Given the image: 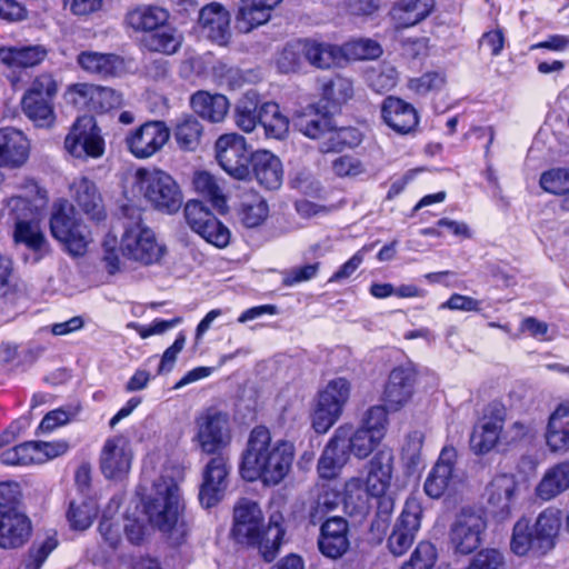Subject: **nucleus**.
<instances>
[{
  "mask_svg": "<svg viewBox=\"0 0 569 569\" xmlns=\"http://www.w3.org/2000/svg\"><path fill=\"white\" fill-rule=\"evenodd\" d=\"M295 456L293 442L273 440L268 428L254 427L242 453L240 475L247 481L260 480L266 486H277L290 473Z\"/></svg>",
  "mask_w": 569,
  "mask_h": 569,
  "instance_id": "obj_1",
  "label": "nucleus"
},
{
  "mask_svg": "<svg viewBox=\"0 0 569 569\" xmlns=\"http://www.w3.org/2000/svg\"><path fill=\"white\" fill-rule=\"evenodd\" d=\"M47 202L46 190L33 180H27L20 193L7 200V208L14 220L13 240L32 252L33 263L39 262L49 251L40 226L41 212Z\"/></svg>",
  "mask_w": 569,
  "mask_h": 569,
  "instance_id": "obj_2",
  "label": "nucleus"
},
{
  "mask_svg": "<svg viewBox=\"0 0 569 569\" xmlns=\"http://www.w3.org/2000/svg\"><path fill=\"white\" fill-rule=\"evenodd\" d=\"M141 502L152 527L168 533L174 543L184 539L189 529L182 517L184 506L179 485L173 478L161 476L154 480Z\"/></svg>",
  "mask_w": 569,
  "mask_h": 569,
  "instance_id": "obj_3",
  "label": "nucleus"
},
{
  "mask_svg": "<svg viewBox=\"0 0 569 569\" xmlns=\"http://www.w3.org/2000/svg\"><path fill=\"white\" fill-rule=\"evenodd\" d=\"M262 520L259 505L241 499L234 508L232 536L240 543L258 546L264 560L270 562L276 558L284 535L282 516L271 515L266 530Z\"/></svg>",
  "mask_w": 569,
  "mask_h": 569,
  "instance_id": "obj_4",
  "label": "nucleus"
},
{
  "mask_svg": "<svg viewBox=\"0 0 569 569\" xmlns=\"http://www.w3.org/2000/svg\"><path fill=\"white\" fill-rule=\"evenodd\" d=\"M367 477H352L345 485V503L348 508L356 499L355 509L365 513L368 509V496H383L392 479L393 453L389 449L377 451L366 466Z\"/></svg>",
  "mask_w": 569,
  "mask_h": 569,
  "instance_id": "obj_5",
  "label": "nucleus"
},
{
  "mask_svg": "<svg viewBox=\"0 0 569 569\" xmlns=\"http://www.w3.org/2000/svg\"><path fill=\"white\" fill-rule=\"evenodd\" d=\"M123 234L120 240V251L129 260L141 264L159 262L166 253V247L160 243L151 228L142 221L140 209L123 207Z\"/></svg>",
  "mask_w": 569,
  "mask_h": 569,
  "instance_id": "obj_6",
  "label": "nucleus"
},
{
  "mask_svg": "<svg viewBox=\"0 0 569 569\" xmlns=\"http://www.w3.org/2000/svg\"><path fill=\"white\" fill-rule=\"evenodd\" d=\"M136 183L144 199L156 210L172 214L181 208L182 191L168 172L159 169H138Z\"/></svg>",
  "mask_w": 569,
  "mask_h": 569,
  "instance_id": "obj_7",
  "label": "nucleus"
},
{
  "mask_svg": "<svg viewBox=\"0 0 569 569\" xmlns=\"http://www.w3.org/2000/svg\"><path fill=\"white\" fill-rule=\"evenodd\" d=\"M58 82L50 72L38 74L21 98V109L26 117L39 128H50L56 120L53 100L58 93Z\"/></svg>",
  "mask_w": 569,
  "mask_h": 569,
  "instance_id": "obj_8",
  "label": "nucleus"
},
{
  "mask_svg": "<svg viewBox=\"0 0 569 569\" xmlns=\"http://www.w3.org/2000/svg\"><path fill=\"white\" fill-rule=\"evenodd\" d=\"M350 397V382L335 378L319 392L311 416V425L317 433L323 435L338 421Z\"/></svg>",
  "mask_w": 569,
  "mask_h": 569,
  "instance_id": "obj_9",
  "label": "nucleus"
},
{
  "mask_svg": "<svg viewBox=\"0 0 569 569\" xmlns=\"http://www.w3.org/2000/svg\"><path fill=\"white\" fill-rule=\"evenodd\" d=\"M193 443L207 455H216L231 442L229 417L216 409H207L194 419Z\"/></svg>",
  "mask_w": 569,
  "mask_h": 569,
  "instance_id": "obj_10",
  "label": "nucleus"
},
{
  "mask_svg": "<svg viewBox=\"0 0 569 569\" xmlns=\"http://www.w3.org/2000/svg\"><path fill=\"white\" fill-rule=\"evenodd\" d=\"M51 234L64 243L72 256H82L90 242L87 227L77 222L72 206L64 200L54 202L50 219Z\"/></svg>",
  "mask_w": 569,
  "mask_h": 569,
  "instance_id": "obj_11",
  "label": "nucleus"
},
{
  "mask_svg": "<svg viewBox=\"0 0 569 569\" xmlns=\"http://www.w3.org/2000/svg\"><path fill=\"white\" fill-rule=\"evenodd\" d=\"M216 159L229 176L244 180L250 174L251 154L246 138L231 132L221 134L214 143Z\"/></svg>",
  "mask_w": 569,
  "mask_h": 569,
  "instance_id": "obj_12",
  "label": "nucleus"
},
{
  "mask_svg": "<svg viewBox=\"0 0 569 569\" xmlns=\"http://www.w3.org/2000/svg\"><path fill=\"white\" fill-rule=\"evenodd\" d=\"M486 529L487 521L480 512L463 509L450 526V547L455 553L469 555L481 545Z\"/></svg>",
  "mask_w": 569,
  "mask_h": 569,
  "instance_id": "obj_13",
  "label": "nucleus"
},
{
  "mask_svg": "<svg viewBox=\"0 0 569 569\" xmlns=\"http://www.w3.org/2000/svg\"><path fill=\"white\" fill-rule=\"evenodd\" d=\"M64 148L78 159L100 158L104 152V140L96 120L90 116L79 117L64 139Z\"/></svg>",
  "mask_w": 569,
  "mask_h": 569,
  "instance_id": "obj_14",
  "label": "nucleus"
},
{
  "mask_svg": "<svg viewBox=\"0 0 569 569\" xmlns=\"http://www.w3.org/2000/svg\"><path fill=\"white\" fill-rule=\"evenodd\" d=\"M421 516L422 509L418 500L407 499L387 542L395 557L403 556L412 546L421 526Z\"/></svg>",
  "mask_w": 569,
  "mask_h": 569,
  "instance_id": "obj_15",
  "label": "nucleus"
},
{
  "mask_svg": "<svg viewBox=\"0 0 569 569\" xmlns=\"http://www.w3.org/2000/svg\"><path fill=\"white\" fill-rule=\"evenodd\" d=\"M457 451L455 448L445 447L441 450L423 485L427 496L438 499L445 493H453L458 490L462 479L455 467Z\"/></svg>",
  "mask_w": 569,
  "mask_h": 569,
  "instance_id": "obj_16",
  "label": "nucleus"
},
{
  "mask_svg": "<svg viewBox=\"0 0 569 569\" xmlns=\"http://www.w3.org/2000/svg\"><path fill=\"white\" fill-rule=\"evenodd\" d=\"M170 138L163 121H147L126 137L128 150L138 159H148L159 152Z\"/></svg>",
  "mask_w": 569,
  "mask_h": 569,
  "instance_id": "obj_17",
  "label": "nucleus"
},
{
  "mask_svg": "<svg viewBox=\"0 0 569 569\" xmlns=\"http://www.w3.org/2000/svg\"><path fill=\"white\" fill-rule=\"evenodd\" d=\"M518 482L510 473L497 475L486 488L488 511L499 521L509 518L516 506Z\"/></svg>",
  "mask_w": 569,
  "mask_h": 569,
  "instance_id": "obj_18",
  "label": "nucleus"
},
{
  "mask_svg": "<svg viewBox=\"0 0 569 569\" xmlns=\"http://www.w3.org/2000/svg\"><path fill=\"white\" fill-rule=\"evenodd\" d=\"M132 450L123 436L108 438L100 452V469L108 479H121L131 468Z\"/></svg>",
  "mask_w": 569,
  "mask_h": 569,
  "instance_id": "obj_19",
  "label": "nucleus"
},
{
  "mask_svg": "<svg viewBox=\"0 0 569 569\" xmlns=\"http://www.w3.org/2000/svg\"><path fill=\"white\" fill-rule=\"evenodd\" d=\"M230 466L222 456L213 457L206 466L199 500L206 508H211L222 500L228 488Z\"/></svg>",
  "mask_w": 569,
  "mask_h": 569,
  "instance_id": "obj_20",
  "label": "nucleus"
},
{
  "mask_svg": "<svg viewBox=\"0 0 569 569\" xmlns=\"http://www.w3.org/2000/svg\"><path fill=\"white\" fill-rule=\"evenodd\" d=\"M415 383L416 372L411 367L400 366L392 369L382 392L387 409L397 412L406 407L412 399Z\"/></svg>",
  "mask_w": 569,
  "mask_h": 569,
  "instance_id": "obj_21",
  "label": "nucleus"
},
{
  "mask_svg": "<svg viewBox=\"0 0 569 569\" xmlns=\"http://www.w3.org/2000/svg\"><path fill=\"white\" fill-rule=\"evenodd\" d=\"M230 13L218 2H211L199 11L198 31L219 46H224L231 37Z\"/></svg>",
  "mask_w": 569,
  "mask_h": 569,
  "instance_id": "obj_22",
  "label": "nucleus"
},
{
  "mask_svg": "<svg viewBox=\"0 0 569 569\" xmlns=\"http://www.w3.org/2000/svg\"><path fill=\"white\" fill-rule=\"evenodd\" d=\"M29 518L17 509H0V548L22 547L31 536Z\"/></svg>",
  "mask_w": 569,
  "mask_h": 569,
  "instance_id": "obj_23",
  "label": "nucleus"
},
{
  "mask_svg": "<svg viewBox=\"0 0 569 569\" xmlns=\"http://www.w3.org/2000/svg\"><path fill=\"white\" fill-rule=\"evenodd\" d=\"M77 63L86 73L100 79L119 77L126 70L123 58L111 52L84 50L78 54Z\"/></svg>",
  "mask_w": 569,
  "mask_h": 569,
  "instance_id": "obj_24",
  "label": "nucleus"
},
{
  "mask_svg": "<svg viewBox=\"0 0 569 569\" xmlns=\"http://www.w3.org/2000/svg\"><path fill=\"white\" fill-rule=\"evenodd\" d=\"M381 117L383 122L395 132L408 134L413 131L419 118L415 107L397 97H387L381 104Z\"/></svg>",
  "mask_w": 569,
  "mask_h": 569,
  "instance_id": "obj_25",
  "label": "nucleus"
},
{
  "mask_svg": "<svg viewBox=\"0 0 569 569\" xmlns=\"http://www.w3.org/2000/svg\"><path fill=\"white\" fill-rule=\"evenodd\" d=\"M320 552L331 559L342 557L349 549L348 522L341 517L327 519L320 529L318 540Z\"/></svg>",
  "mask_w": 569,
  "mask_h": 569,
  "instance_id": "obj_26",
  "label": "nucleus"
},
{
  "mask_svg": "<svg viewBox=\"0 0 569 569\" xmlns=\"http://www.w3.org/2000/svg\"><path fill=\"white\" fill-rule=\"evenodd\" d=\"M30 153V142L24 133L14 128L0 129V167H22Z\"/></svg>",
  "mask_w": 569,
  "mask_h": 569,
  "instance_id": "obj_27",
  "label": "nucleus"
},
{
  "mask_svg": "<svg viewBox=\"0 0 569 569\" xmlns=\"http://www.w3.org/2000/svg\"><path fill=\"white\" fill-rule=\"evenodd\" d=\"M505 418V409L502 407H495L493 417H485L482 421L475 427L471 438L470 447L477 455H485L491 451L498 443Z\"/></svg>",
  "mask_w": 569,
  "mask_h": 569,
  "instance_id": "obj_28",
  "label": "nucleus"
},
{
  "mask_svg": "<svg viewBox=\"0 0 569 569\" xmlns=\"http://www.w3.org/2000/svg\"><path fill=\"white\" fill-rule=\"evenodd\" d=\"M342 440L336 429L318 460L317 470L320 478L333 479L347 465L350 455Z\"/></svg>",
  "mask_w": 569,
  "mask_h": 569,
  "instance_id": "obj_29",
  "label": "nucleus"
},
{
  "mask_svg": "<svg viewBox=\"0 0 569 569\" xmlns=\"http://www.w3.org/2000/svg\"><path fill=\"white\" fill-rule=\"evenodd\" d=\"M252 171L258 183L266 189L281 186L283 171L280 159L268 150H258L251 154Z\"/></svg>",
  "mask_w": 569,
  "mask_h": 569,
  "instance_id": "obj_30",
  "label": "nucleus"
},
{
  "mask_svg": "<svg viewBox=\"0 0 569 569\" xmlns=\"http://www.w3.org/2000/svg\"><path fill=\"white\" fill-rule=\"evenodd\" d=\"M48 53V48L42 44L1 47L0 61L9 68H34L47 59Z\"/></svg>",
  "mask_w": 569,
  "mask_h": 569,
  "instance_id": "obj_31",
  "label": "nucleus"
},
{
  "mask_svg": "<svg viewBox=\"0 0 569 569\" xmlns=\"http://www.w3.org/2000/svg\"><path fill=\"white\" fill-rule=\"evenodd\" d=\"M282 0H240L237 13V23L240 30L249 32L252 29L266 23L271 11Z\"/></svg>",
  "mask_w": 569,
  "mask_h": 569,
  "instance_id": "obj_32",
  "label": "nucleus"
},
{
  "mask_svg": "<svg viewBox=\"0 0 569 569\" xmlns=\"http://www.w3.org/2000/svg\"><path fill=\"white\" fill-rule=\"evenodd\" d=\"M546 443L552 452L569 450V402L559 405L550 415Z\"/></svg>",
  "mask_w": 569,
  "mask_h": 569,
  "instance_id": "obj_33",
  "label": "nucleus"
},
{
  "mask_svg": "<svg viewBox=\"0 0 569 569\" xmlns=\"http://www.w3.org/2000/svg\"><path fill=\"white\" fill-rule=\"evenodd\" d=\"M261 99L257 90L246 91L233 110L234 124L246 133L252 132L261 121Z\"/></svg>",
  "mask_w": 569,
  "mask_h": 569,
  "instance_id": "obj_34",
  "label": "nucleus"
},
{
  "mask_svg": "<svg viewBox=\"0 0 569 569\" xmlns=\"http://www.w3.org/2000/svg\"><path fill=\"white\" fill-rule=\"evenodd\" d=\"M72 199L92 219H101L104 214L101 196L91 180L79 177L70 184Z\"/></svg>",
  "mask_w": 569,
  "mask_h": 569,
  "instance_id": "obj_35",
  "label": "nucleus"
},
{
  "mask_svg": "<svg viewBox=\"0 0 569 569\" xmlns=\"http://www.w3.org/2000/svg\"><path fill=\"white\" fill-rule=\"evenodd\" d=\"M433 8L435 0H398L390 14L398 28H409L425 20Z\"/></svg>",
  "mask_w": 569,
  "mask_h": 569,
  "instance_id": "obj_36",
  "label": "nucleus"
},
{
  "mask_svg": "<svg viewBox=\"0 0 569 569\" xmlns=\"http://www.w3.org/2000/svg\"><path fill=\"white\" fill-rule=\"evenodd\" d=\"M337 431L343 438L342 442L349 455L359 460L368 458L381 442L380 439L368 431L359 427L355 428L351 425H342L337 428Z\"/></svg>",
  "mask_w": 569,
  "mask_h": 569,
  "instance_id": "obj_37",
  "label": "nucleus"
},
{
  "mask_svg": "<svg viewBox=\"0 0 569 569\" xmlns=\"http://www.w3.org/2000/svg\"><path fill=\"white\" fill-rule=\"evenodd\" d=\"M169 19L164 8L151 4L137 6L126 14V23L134 31L148 32L162 27Z\"/></svg>",
  "mask_w": 569,
  "mask_h": 569,
  "instance_id": "obj_38",
  "label": "nucleus"
},
{
  "mask_svg": "<svg viewBox=\"0 0 569 569\" xmlns=\"http://www.w3.org/2000/svg\"><path fill=\"white\" fill-rule=\"evenodd\" d=\"M569 489V460L549 468L536 487V495L549 501Z\"/></svg>",
  "mask_w": 569,
  "mask_h": 569,
  "instance_id": "obj_39",
  "label": "nucleus"
},
{
  "mask_svg": "<svg viewBox=\"0 0 569 569\" xmlns=\"http://www.w3.org/2000/svg\"><path fill=\"white\" fill-rule=\"evenodd\" d=\"M560 523L561 518L558 509L548 508L538 516L532 530L536 536L539 555L546 553L553 548Z\"/></svg>",
  "mask_w": 569,
  "mask_h": 569,
  "instance_id": "obj_40",
  "label": "nucleus"
},
{
  "mask_svg": "<svg viewBox=\"0 0 569 569\" xmlns=\"http://www.w3.org/2000/svg\"><path fill=\"white\" fill-rule=\"evenodd\" d=\"M331 117L313 104L308 106L293 118V127L310 139L322 138L330 129Z\"/></svg>",
  "mask_w": 569,
  "mask_h": 569,
  "instance_id": "obj_41",
  "label": "nucleus"
},
{
  "mask_svg": "<svg viewBox=\"0 0 569 569\" xmlns=\"http://www.w3.org/2000/svg\"><path fill=\"white\" fill-rule=\"evenodd\" d=\"M237 213L242 226L246 228H257L267 220L269 207L259 193L247 191L240 197Z\"/></svg>",
  "mask_w": 569,
  "mask_h": 569,
  "instance_id": "obj_42",
  "label": "nucleus"
},
{
  "mask_svg": "<svg viewBox=\"0 0 569 569\" xmlns=\"http://www.w3.org/2000/svg\"><path fill=\"white\" fill-rule=\"evenodd\" d=\"M191 107L201 118L211 122H220L229 110V101L222 94L199 91L191 97Z\"/></svg>",
  "mask_w": 569,
  "mask_h": 569,
  "instance_id": "obj_43",
  "label": "nucleus"
},
{
  "mask_svg": "<svg viewBox=\"0 0 569 569\" xmlns=\"http://www.w3.org/2000/svg\"><path fill=\"white\" fill-rule=\"evenodd\" d=\"M305 60L319 69H328L342 62L341 47L305 39Z\"/></svg>",
  "mask_w": 569,
  "mask_h": 569,
  "instance_id": "obj_44",
  "label": "nucleus"
},
{
  "mask_svg": "<svg viewBox=\"0 0 569 569\" xmlns=\"http://www.w3.org/2000/svg\"><path fill=\"white\" fill-rule=\"evenodd\" d=\"M202 124L193 116H183L177 120L173 137L178 147L183 151H194L200 144Z\"/></svg>",
  "mask_w": 569,
  "mask_h": 569,
  "instance_id": "obj_45",
  "label": "nucleus"
},
{
  "mask_svg": "<svg viewBox=\"0 0 569 569\" xmlns=\"http://www.w3.org/2000/svg\"><path fill=\"white\" fill-rule=\"evenodd\" d=\"M266 136L282 140L289 131V119L281 113L280 108L274 102H264L261 104V121Z\"/></svg>",
  "mask_w": 569,
  "mask_h": 569,
  "instance_id": "obj_46",
  "label": "nucleus"
},
{
  "mask_svg": "<svg viewBox=\"0 0 569 569\" xmlns=\"http://www.w3.org/2000/svg\"><path fill=\"white\" fill-rule=\"evenodd\" d=\"M342 500L341 492L338 489L330 485L322 486L317 498L310 506V522L316 525L322 521L329 512L335 511L340 506Z\"/></svg>",
  "mask_w": 569,
  "mask_h": 569,
  "instance_id": "obj_47",
  "label": "nucleus"
},
{
  "mask_svg": "<svg viewBox=\"0 0 569 569\" xmlns=\"http://www.w3.org/2000/svg\"><path fill=\"white\" fill-rule=\"evenodd\" d=\"M98 515V505L94 499H81L71 501L67 511V519L74 530L88 529Z\"/></svg>",
  "mask_w": 569,
  "mask_h": 569,
  "instance_id": "obj_48",
  "label": "nucleus"
},
{
  "mask_svg": "<svg viewBox=\"0 0 569 569\" xmlns=\"http://www.w3.org/2000/svg\"><path fill=\"white\" fill-rule=\"evenodd\" d=\"M9 435L0 436V448L6 443ZM0 461L6 466H30L36 465L33 441H27L10 448L0 449Z\"/></svg>",
  "mask_w": 569,
  "mask_h": 569,
  "instance_id": "obj_49",
  "label": "nucleus"
},
{
  "mask_svg": "<svg viewBox=\"0 0 569 569\" xmlns=\"http://www.w3.org/2000/svg\"><path fill=\"white\" fill-rule=\"evenodd\" d=\"M194 190L209 200L216 208L221 209L226 204L222 189L214 176L204 170L196 171L192 178Z\"/></svg>",
  "mask_w": 569,
  "mask_h": 569,
  "instance_id": "obj_50",
  "label": "nucleus"
},
{
  "mask_svg": "<svg viewBox=\"0 0 569 569\" xmlns=\"http://www.w3.org/2000/svg\"><path fill=\"white\" fill-rule=\"evenodd\" d=\"M305 61L303 40H293L283 46L276 54L274 63L281 73L298 71Z\"/></svg>",
  "mask_w": 569,
  "mask_h": 569,
  "instance_id": "obj_51",
  "label": "nucleus"
},
{
  "mask_svg": "<svg viewBox=\"0 0 569 569\" xmlns=\"http://www.w3.org/2000/svg\"><path fill=\"white\" fill-rule=\"evenodd\" d=\"M183 42V36L176 28H163L150 34L146 40V46L149 50L164 53L174 54Z\"/></svg>",
  "mask_w": 569,
  "mask_h": 569,
  "instance_id": "obj_52",
  "label": "nucleus"
},
{
  "mask_svg": "<svg viewBox=\"0 0 569 569\" xmlns=\"http://www.w3.org/2000/svg\"><path fill=\"white\" fill-rule=\"evenodd\" d=\"M343 60H370L382 54L381 46L372 39H355L341 46Z\"/></svg>",
  "mask_w": 569,
  "mask_h": 569,
  "instance_id": "obj_53",
  "label": "nucleus"
},
{
  "mask_svg": "<svg viewBox=\"0 0 569 569\" xmlns=\"http://www.w3.org/2000/svg\"><path fill=\"white\" fill-rule=\"evenodd\" d=\"M510 546L511 550L518 556H525L529 551L538 553L536 536L533 530H529V523L526 519L516 522Z\"/></svg>",
  "mask_w": 569,
  "mask_h": 569,
  "instance_id": "obj_54",
  "label": "nucleus"
},
{
  "mask_svg": "<svg viewBox=\"0 0 569 569\" xmlns=\"http://www.w3.org/2000/svg\"><path fill=\"white\" fill-rule=\"evenodd\" d=\"M353 83L350 79L337 76L322 86V97L333 104H342L353 97Z\"/></svg>",
  "mask_w": 569,
  "mask_h": 569,
  "instance_id": "obj_55",
  "label": "nucleus"
},
{
  "mask_svg": "<svg viewBox=\"0 0 569 569\" xmlns=\"http://www.w3.org/2000/svg\"><path fill=\"white\" fill-rule=\"evenodd\" d=\"M58 547L56 533L48 535L42 541L34 542L22 563V569H41L49 555Z\"/></svg>",
  "mask_w": 569,
  "mask_h": 569,
  "instance_id": "obj_56",
  "label": "nucleus"
},
{
  "mask_svg": "<svg viewBox=\"0 0 569 569\" xmlns=\"http://www.w3.org/2000/svg\"><path fill=\"white\" fill-rule=\"evenodd\" d=\"M386 405L369 408L361 420L359 428L373 435L376 438H385L388 430V412Z\"/></svg>",
  "mask_w": 569,
  "mask_h": 569,
  "instance_id": "obj_57",
  "label": "nucleus"
},
{
  "mask_svg": "<svg viewBox=\"0 0 569 569\" xmlns=\"http://www.w3.org/2000/svg\"><path fill=\"white\" fill-rule=\"evenodd\" d=\"M436 560V547L429 541H420L402 569H432Z\"/></svg>",
  "mask_w": 569,
  "mask_h": 569,
  "instance_id": "obj_58",
  "label": "nucleus"
},
{
  "mask_svg": "<svg viewBox=\"0 0 569 569\" xmlns=\"http://www.w3.org/2000/svg\"><path fill=\"white\" fill-rule=\"evenodd\" d=\"M198 234L208 243L217 248H224L229 244L231 232L214 214L211 216L204 228L200 229Z\"/></svg>",
  "mask_w": 569,
  "mask_h": 569,
  "instance_id": "obj_59",
  "label": "nucleus"
},
{
  "mask_svg": "<svg viewBox=\"0 0 569 569\" xmlns=\"http://www.w3.org/2000/svg\"><path fill=\"white\" fill-rule=\"evenodd\" d=\"M422 446L423 435L421 432L413 431L408 435L401 452L402 461L408 469L416 470L422 463Z\"/></svg>",
  "mask_w": 569,
  "mask_h": 569,
  "instance_id": "obj_60",
  "label": "nucleus"
},
{
  "mask_svg": "<svg viewBox=\"0 0 569 569\" xmlns=\"http://www.w3.org/2000/svg\"><path fill=\"white\" fill-rule=\"evenodd\" d=\"M445 84V74L437 71L426 72L418 78L410 79L408 82L409 89L419 96L440 91Z\"/></svg>",
  "mask_w": 569,
  "mask_h": 569,
  "instance_id": "obj_61",
  "label": "nucleus"
},
{
  "mask_svg": "<svg viewBox=\"0 0 569 569\" xmlns=\"http://www.w3.org/2000/svg\"><path fill=\"white\" fill-rule=\"evenodd\" d=\"M541 188L550 193H569V169H551L540 177Z\"/></svg>",
  "mask_w": 569,
  "mask_h": 569,
  "instance_id": "obj_62",
  "label": "nucleus"
},
{
  "mask_svg": "<svg viewBox=\"0 0 569 569\" xmlns=\"http://www.w3.org/2000/svg\"><path fill=\"white\" fill-rule=\"evenodd\" d=\"M212 214L199 200H189L184 206L186 221L196 233L207 226Z\"/></svg>",
  "mask_w": 569,
  "mask_h": 569,
  "instance_id": "obj_63",
  "label": "nucleus"
},
{
  "mask_svg": "<svg viewBox=\"0 0 569 569\" xmlns=\"http://www.w3.org/2000/svg\"><path fill=\"white\" fill-rule=\"evenodd\" d=\"M505 557L495 548L480 550L465 569H503Z\"/></svg>",
  "mask_w": 569,
  "mask_h": 569,
  "instance_id": "obj_64",
  "label": "nucleus"
}]
</instances>
